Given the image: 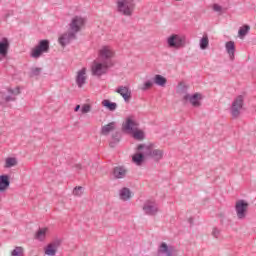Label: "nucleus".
<instances>
[{
  "label": "nucleus",
  "mask_w": 256,
  "mask_h": 256,
  "mask_svg": "<svg viewBox=\"0 0 256 256\" xmlns=\"http://www.w3.org/2000/svg\"><path fill=\"white\" fill-rule=\"evenodd\" d=\"M117 11L120 15L131 17L133 11H135V0H118Z\"/></svg>",
  "instance_id": "1"
},
{
  "label": "nucleus",
  "mask_w": 256,
  "mask_h": 256,
  "mask_svg": "<svg viewBox=\"0 0 256 256\" xmlns=\"http://www.w3.org/2000/svg\"><path fill=\"white\" fill-rule=\"evenodd\" d=\"M167 45L170 49H181L187 45V37L179 34H172L167 38Z\"/></svg>",
  "instance_id": "2"
},
{
  "label": "nucleus",
  "mask_w": 256,
  "mask_h": 256,
  "mask_svg": "<svg viewBox=\"0 0 256 256\" xmlns=\"http://www.w3.org/2000/svg\"><path fill=\"white\" fill-rule=\"evenodd\" d=\"M236 217L239 221L247 219L249 213V202L246 200L240 199L235 203Z\"/></svg>",
  "instance_id": "3"
},
{
  "label": "nucleus",
  "mask_w": 256,
  "mask_h": 256,
  "mask_svg": "<svg viewBox=\"0 0 256 256\" xmlns=\"http://www.w3.org/2000/svg\"><path fill=\"white\" fill-rule=\"evenodd\" d=\"M244 103L245 97L243 95L237 96L232 102L230 112L234 119H238L239 115H241V109H243Z\"/></svg>",
  "instance_id": "4"
},
{
  "label": "nucleus",
  "mask_w": 256,
  "mask_h": 256,
  "mask_svg": "<svg viewBox=\"0 0 256 256\" xmlns=\"http://www.w3.org/2000/svg\"><path fill=\"white\" fill-rule=\"evenodd\" d=\"M43 53H49V40H40L38 45L32 50L31 57L39 59Z\"/></svg>",
  "instance_id": "5"
},
{
  "label": "nucleus",
  "mask_w": 256,
  "mask_h": 256,
  "mask_svg": "<svg viewBox=\"0 0 256 256\" xmlns=\"http://www.w3.org/2000/svg\"><path fill=\"white\" fill-rule=\"evenodd\" d=\"M109 67H111L109 61H94L92 65V75H94L95 77H101V75H105V73H107V69H109Z\"/></svg>",
  "instance_id": "6"
},
{
  "label": "nucleus",
  "mask_w": 256,
  "mask_h": 256,
  "mask_svg": "<svg viewBox=\"0 0 256 256\" xmlns=\"http://www.w3.org/2000/svg\"><path fill=\"white\" fill-rule=\"evenodd\" d=\"M136 129H139V123H137L135 117L128 116L122 124V131L124 133H132Z\"/></svg>",
  "instance_id": "7"
},
{
  "label": "nucleus",
  "mask_w": 256,
  "mask_h": 256,
  "mask_svg": "<svg viewBox=\"0 0 256 256\" xmlns=\"http://www.w3.org/2000/svg\"><path fill=\"white\" fill-rule=\"evenodd\" d=\"M83 25H85V19L75 16L70 23V31L77 35L83 29Z\"/></svg>",
  "instance_id": "8"
},
{
  "label": "nucleus",
  "mask_w": 256,
  "mask_h": 256,
  "mask_svg": "<svg viewBox=\"0 0 256 256\" xmlns=\"http://www.w3.org/2000/svg\"><path fill=\"white\" fill-rule=\"evenodd\" d=\"M77 39V34L73 33L71 30L69 32H66L62 34L58 38V42L61 45V47H67L72 41H75Z\"/></svg>",
  "instance_id": "9"
},
{
  "label": "nucleus",
  "mask_w": 256,
  "mask_h": 256,
  "mask_svg": "<svg viewBox=\"0 0 256 256\" xmlns=\"http://www.w3.org/2000/svg\"><path fill=\"white\" fill-rule=\"evenodd\" d=\"M143 211L146 215L153 216L159 213V206H157L155 201L147 200L143 205Z\"/></svg>",
  "instance_id": "10"
},
{
  "label": "nucleus",
  "mask_w": 256,
  "mask_h": 256,
  "mask_svg": "<svg viewBox=\"0 0 256 256\" xmlns=\"http://www.w3.org/2000/svg\"><path fill=\"white\" fill-rule=\"evenodd\" d=\"M113 50H111V48L109 46H104L102 47V49L99 51V57L101 59V61H108L109 65H113V63H111V59H113Z\"/></svg>",
  "instance_id": "11"
},
{
  "label": "nucleus",
  "mask_w": 256,
  "mask_h": 256,
  "mask_svg": "<svg viewBox=\"0 0 256 256\" xmlns=\"http://www.w3.org/2000/svg\"><path fill=\"white\" fill-rule=\"evenodd\" d=\"M184 101H189L193 107H201V94L195 93L193 95L185 94Z\"/></svg>",
  "instance_id": "12"
},
{
  "label": "nucleus",
  "mask_w": 256,
  "mask_h": 256,
  "mask_svg": "<svg viewBox=\"0 0 256 256\" xmlns=\"http://www.w3.org/2000/svg\"><path fill=\"white\" fill-rule=\"evenodd\" d=\"M87 83V68H82L77 72L76 85L81 89Z\"/></svg>",
  "instance_id": "13"
},
{
  "label": "nucleus",
  "mask_w": 256,
  "mask_h": 256,
  "mask_svg": "<svg viewBox=\"0 0 256 256\" xmlns=\"http://www.w3.org/2000/svg\"><path fill=\"white\" fill-rule=\"evenodd\" d=\"M116 93L121 95L126 103H129L131 100V88L129 86H118L116 89Z\"/></svg>",
  "instance_id": "14"
},
{
  "label": "nucleus",
  "mask_w": 256,
  "mask_h": 256,
  "mask_svg": "<svg viewBox=\"0 0 256 256\" xmlns=\"http://www.w3.org/2000/svg\"><path fill=\"white\" fill-rule=\"evenodd\" d=\"M137 151L144 155V158L151 157V152L153 151V145L140 144L137 146Z\"/></svg>",
  "instance_id": "15"
},
{
  "label": "nucleus",
  "mask_w": 256,
  "mask_h": 256,
  "mask_svg": "<svg viewBox=\"0 0 256 256\" xmlns=\"http://www.w3.org/2000/svg\"><path fill=\"white\" fill-rule=\"evenodd\" d=\"M115 129H117V123L110 122V123L102 126L101 135H103L104 137H107V135H109V133H113V131H115Z\"/></svg>",
  "instance_id": "16"
},
{
  "label": "nucleus",
  "mask_w": 256,
  "mask_h": 256,
  "mask_svg": "<svg viewBox=\"0 0 256 256\" xmlns=\"http://www.w3.org/2000/svg\"><path fill=\"white\" fill-rule=\"evenodd\" d=\"M114 179H125L127 176V170L123 166H117L113 169Z\"/></svg>",
  "instance_id": "17"
},
{
  "label": "nucleus",
  "mask_w": 256,
  "mask_h": 256,
  "mask_svg": "<svg viewBox=\"0 0 256 256\" xmlns=\"http://www.w3.org/2000/svg\"><path fill=\"white\" fill-rule=\"evenodd\" d=\"M9 39L3 38L2 41L0 40V55L1 57H7L9 53Z\"/></svg>",
  "instance_id": "18"
},
{
  "label": "nucleus",
  "mask_w": 256,
  "mask_h": 256,
  "mask_svg": "<svg viewBox=\"0 0 256 256\" xmlns=\"http://www.w3.org/2000/svg\"><path fill=\"white\" fill-rule=\"evenodd\" d=\"M120 141H121V132L119 131L113 132L111 135L109 146L113 149L117 147V145H119Z\"/></svg>",
  "instance_id": "19"
},
{
  "label": "nucleus",
  "mask_w": 256,
  "mask_h": 256,
  "mask_svg": "<svg viewBox=\"0 0 256 256\" xmlns=\"http://www.w3.org/2000/svg\"><path fill=\"white\" fill-rule=\"evenodd\" d=\"M225 48L231 61H233V59H235V42L233 41L226 42Z\"/></svg>",
  "instance_id": "20"
},
{
  "label": "nucleus",
  "mask_w": 256,
  "mask_h": 256,
  "mask_svg": "<svg viewBox=\"0 0 256 256\" xmlns=\"http://www.w3.org/2000/svg\"><path fill=\"white\" fill-rule=\"evenodd\" d=\"M11 185V181L9 180V175H1L0 176V191H6L7 188Z\"/></svg>",
  "instance_id": "21"
},
{
  "label": "nucleus",
  "mask_w": 256,
  "mask_h": 256,
  "mask_svg": "<svg viewBox=\"0 0 256 256\" xmlns=\"http://www.w3.org/2000/svg\"><path fill=\"white\" fill-rule=\"evenodd\" d=\"M143 161H145V155H143V153H140L139 151L132 156V162L135 165L141 166L143 165Z\"/></svg>",
  "instance_id": "22"
},
{
  "label": "nucleus",
  "mask_w": 256,
  "mask_h": 256,
  "mask_svg": "<svg viewBox=\"0 0 256 256\" xmlns=\"http://www.w3.org/2000/svg\"><path fill=\"white\" fill-rule=\"evenodd\" d=\"M119 197L121 201H129L131 199V190L127 187L122 188L119 191Z\"/></svg>",
  "instance_id": "23"
},
{
  "label": "nucleus",
  "mask_w": 256,
  "mask_h": 256,
  "mask_svg": "<svg viewBox=\"0 0 256 256\" xmlns=\"http://www.w3.org/2000/svg\"><path fill=\"white\" fill-rule=\"evenodd\" d=\"M163 155H164L163 150L152 148L150 157L151 159H154V161H161V159H163Z\"/></svg>",
  "instance_id": "24"
},
{
  "label": "nucleus",
  "mask_w": 256,
  "mask_h": 256,
  "mask_svg": "<svg viewBox=\"0 0 256 256\" xmlns=\"http://www.w3.org/2000/svg\"><path fill=\"white\" fill-rule=\"evenodd\" d=\"M154 83H155V85H158L159 87H165V85H167V78H165L159 74H156L154 76Z\"/></svg>",
  "instance_id": "25"
},
{
  "label": "nucleus",
  "mask_w": 256,
  "mask_h": 256,
  "mask_svg": "<svg viewBox=\"0 0 256 256\" xmlns=\"http://www.w3.org/2000/svg\"><path fill=\"white\" fill-rule=\"evenodd\" d=\"M102 105L103 107L108 109V111H115L117 109V103L111 102L110 100H107V99L102 101Z\"/></svg>",
  "instance_id": "26"
},
{
  "label": "nucleus",
  "mask_w": 256,
  "mask_h": 256,
  "mask_svg": "<svg viewBox=\"0 0 256 256\" xmlns=\"http://www.w3.org/2000/svg\"><path fill=\"white\" fill-rule=\"evenodd\" d=\"M46 235L47 228H39V230L36 232L35 238L38 239V241H44Z\"/></svg>",
  "instance_id": "27"
},
{
  "label": "nucleus",
  "mask_w": 256,
  "mask_h": 256,
  "mask_svg": "<svg viewBox=\"0 0 256 256\" xmlns=\"http://www.w3.org/2000/svg\"><path fill=\"white\" fill-rule=\"evenodd\" d=\"M249 31H251V26L250 25H244L240 27L238 34L240 39H243L246 35H248Z\"/></svg>",
  "instance_id": "28"
},
{
  "label": "nucleus",
  "mask_w": 256,
  "mask_h": 256,
  "mask_svg": "<svg viewBox=\"0 0 256 256\" xmlns=\"http://www.w3.org/2000/svg\"><path fill=\"white\" fill-rule=\"evenodd\" d=\"M132 134L137 141H143V139H145V133L142 130H139V128L132 131Z\"/></svg>",
  "instance_id": "29"
},
{
  "label": "nucleus",
  "mask_w": 256,
  "mask_h": 256,
  "mask_svg": "<svg viewBox=\"0 0 256 256\" xmlns=\"http://www.w3.org/2000/svg\"><path fill=\"white\" fill-rule=\"evenodd\" d=\"M11 256H25V249L21 246H16L11 252Z\"/></svg>",
  "instance_id": "30"
},
{
  "label": "nucleus",
  "mask_w": 256,
  "mask_h": 256,
  "mask_svg": "<svg viewBox=\"0 0 256 256\" xmlns=\"http://www.w3.org/2000/svg\"><path fill=\"white\" fill-rule=\"evenodd\" d=\"M207 47H209V37L205 35L200 39V49H202V51H205Z\"/></svg>",
  "instance_id": "31"
},
{
  "label": "nucleus",
  "mask_w": 256,
  "mask_h": 256,
  "mask_svg": "<svg viewBox=\"0 0 256 256\" xmlns=\"http://www.w3.org/2000/svg\"><path fill=\"white\" fill-rule=\"evenodd\" d=\"M15 165H17V158H7L6 162H5V167L6 169H11V167H15Z\"/></svg>",
  "instance_id": "32"
},
{
  "label": "nucleus",
  "mask_w": 256,
  "mask_h": 256,
  "mask_svg": "<svg viewBox=\"0 0 256 256\" xmlns=\"http://www.w3.org/2000/svg\"><path fill=\"white\" fill-rule=\"evenodd\" d=\"M45 255L55 256L57 255V250L53 246L48 244L47 247L45 248Z\"/></svg>",
  "instance_id": "33"
},
{
  "label": "nucleus",
  "mask_w": 256,
  "mask_h": 256,
  "mask_svg": "<svg viewBox=\"0 0 256 256\" xmlns=\"http://www.w3.org/2000/svg\"><path fill=\"white\" fill-rule=\"evenodd\" d=\"M189 89V87L187 85H185V83L183 82H180L178 84V88H177V91L179 93H187V90Z\"/></svg>",
  "instance_id": "34"
},
{
  "label": "nucleus",
  "mask_w": 256,
  "mask_h": 256,
  "mask_svg": "<svg viewBox=\"0 0 256 256\" xmlns=\"http://www.w3.org/2000/svg\"><path fill=\"white\" fill-rule=\"evenodd\" d=\"M73 195H75V197H81V195H83V187L81 186H77L73 189Z\"/></svg>",
  "instance_id": "35"
},
{
  "label": "nucleus",
  "mask_w": 256,
  "mask_h": 256,
  "mask_svg": "<svg viewBox=\"0 0 256 256\" xmlns=\"http://www.w3.org/2000/svg\"><path fill=\"white\" fill-rule=\"evenodd\" d=\"M151 87H153V81L148 80L143 84V86L140 89L141 91H147V89H151Z\"/></svg>",
  "instance_id": "36"
},
{
  "label": "nucleus",
  "mask_w": 256,
  "mask_h": 256,
  "mask_svg": "<svg viewBox=\"0 0 256 256\" xmlns=\"http://www.w3.org/2000/svg\"><path fill=\"white\" fill-rule=\"evenodd\" d=\"M8 93H10V95H20L21 88H19V86H17L15 89L8 88Z\"/></svg>",
  "instance_id": "37"
},
{
  "label": "nucleus",
  "mask_w": 256,
  "mask_h": 256,
  "mask_svg": "<svg viewBox=\"0 0 256 256\" xmlns=\"http://www.w3.org/2000/svg\"><path fill=\"white\" fill-rule=\"evenodd\" d=\"M81 113L83 115L87 114V113H91V105L89 104H84L81 108Z\"/></svg>",
  "instance_id": "38"
},
{
  "label": "nucleus",
  "mask_w": 256,
  "mask_h": 256,
  "mask_svg": "<svg viewBox=\"0 0 256 256\" xmlns=\"http://www.w3.org/2000/svg\"><path fill=\"white\" fill-rule=\"evenodd\" d=\"M49 245L57 251V249H59V247H61V239H56Z\"/></svg>",
  "instance_id": "39"
},
{
  "label": "nucleus",
  "mask_w": 256,
  "mask_h": 256,
  "mask_svg": "<svg viewBox=\"0 0 256 256\" xmlns=\"http://www.w3.org/2000/svg\"><path fill=\"white\" fill-rule=\"evenodd\" d=\"M219 235H221V229L214 227L212 229V236L215 237V239H219Z\"/></svg>",
  "instance_id": "40"
},
{
  "label": "nucleus",
  "mask_w": 256,
  "mask_h": 256,
  "mask_svg": "<svg viewBox=\"0 0 256 256\" xmlns=\"http://www.w3.org/2000/svg\"><path fill=\"white\" fill-rule=\"evenodd\" d=\"M41 75V68H32L31 69V76L32 77H37Z\"/></svg>",
  "instance_id": "41"
},
{
  "label": "nucleus",
  "mask_w": 256,
  "mask_h": 256,
  "mask_svg": "<svg viewBox=\"0 0 256 256\" xmlns=\"http://www.w3.org/2000/svg\"><path fill=\"white\" fill-rule=\"evenodd\" d=\"M213 11H216V13H219V12L223 11V7H221L219 4H214Z\"/></svg>",
  "instance_id": "42"
},
{
  "label": "nucleus",
  "mask_w": 256,
  "mask_h": 256,
  "mask_svg": "<svg viewBox=\"0 0 256 256\" xmlns=\"http://www.w3.org/2000/svg\"><path fill=\"white\" fill-rule=\"evenodd\" d=\"M4 101H6V103H9V101H15V97H13V96H5L4 97Z\"/></svg>",
  "instance_id": "43"
},
{
  "label": "nucleus",
  "mask_w": 256,
  "mask_h": 256,
  "mask_svg": "<svg viewBox=\"0 0 256 256\" xmlns=\"http://www.w3.org/2000/svg\"><path fill=\"white\" fill-rule=\"evenodd\" d=\"M74 167L76 171H81V169H83V166L81 164H75Z\"/></svg>",
  "instance_id": "44"
},
{
  "label": "nucleus",
  "mask_w": 256,
  "mask_h": 256,
  "mask_svg": "<svg viewBox=\"0 0 256 256\" xmlns=\"http://www.w3.org/2000/svg\"><path fill=\"white\" fill-rule=\"evenodd\" d=\"M79 109H81V105H76V107L74 108V111L77 113V111H79Z\"/></svg>",
  "instance_id": "45"
},
{
  "label": "nucleus",
  "mask_w": 256,
  "mask_h": 256,
  "mask_svg": "<svg viewBox=\"0 0 256 256\" xmlns=\"http://www.w3.org/2000/svg\"><path fill=\"white\" fill-rule=\"evenodd\" d=\"M189 224L192 225L193 224V218H189Z\"/></svg>",
  "instance_id": "46"
},
{
  "label": "nucleus",
  "mask_w": 256,
  "mask_h": 256,
  "mask_svg": "<svg viewBox=\"0 0 256 256\" xmlns=\"http://www.w3.org/2000/svg\"><path fill=\"white\" fill-rule=\"evenodd\" d=\"M221 219H225V215L220 214Z\"/></svg>",
  "instance_id": "47"
}]
</instances>
